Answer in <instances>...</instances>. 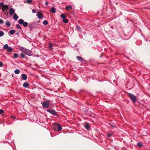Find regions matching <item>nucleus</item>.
Wrapping results in <instances>:
<instances>
[{
	"instance_id": "f257e3e1",
	"label": "nucleus",
	"mask_w": 150,
	"mask_h": 150,
	"mask_svg": "<svg viewBox=\"0 0 150 150\" xmlns=\"http://www.w3.org/2000/svg\"><path fill=\"white\" fill-rule=\"evenodd\" d=\"M21 51L24 54H26L28 56L32 55V52L28 49L23 47L21 49Z\"/></svg>"
},
{
	"instance_id": "f03ea898",
	"label": "nucleus",
	"mask_w": 150,
	"mask_h": 150,
	"mask_svg": "<svg viewBox=\"0 0 150 150\" xmlns=\"http://www.w3.org/2000/svg\"><path fill=\"white\" fill-rule=\"evenodd\" d=\"M51 102V101L50 100H47L45 102L41 103L42 104V106L43 108H48L49 107Z\"/></svg>"
},
{
	"instance_id": "7ed1b4c3",
	"label": "nucleus",
	"mask_w": 150,
	"mask_h": 150,
	"mask_svg": "<svg viewBox=\"0 0 150 150\" xmlns=\"http://www.w3.org/2000/svg\"><path fill=\"white\" fill-rule=\"evenodd\" d=\"M128 95L133 102H136L137 101V99L136 97L133 94L131 93H128Z\"/></svg>"
},
{
	"instance_id": "20e7f679",
	"label": "nucleus",
	"mask_w": 150,
	"mask_h": 150,
	"mask_svg": "<svg viewBox=\"0 0 150 150\" xmlns=\"http://www.w3.org/2000/svg\"><path fill=\"white\" fill-rule=\"evenodd\" d=\"M3 48L4 50H6L8 52H11L13 51V49L12 47H8V44H5L3 46Z\"/></svg>"
},
{
	"instance_id": "39448f33",
	"label": "nucleus",
	"mask_w": 150,
	"mask_h": 150,
	"mask_svg": "<svg viewBox=\"0 0 150 150\" xmlns=\"http://www.w3.org/2000/svg\"><path fill=\"white\" fill-rule=\"evenodd\" d=\"M18 22L20 24L23 25L25 27H27L28 25V23L27 22H24V21L22 19H20L18 20Z\"/></svg>"
},
{
	"instance_id": "423d86ee",
	"label": "nucleus",
	"mask_w": 150,
	"mask_h": 150,
	"mask_svg": "<svg viewBox=\"0 0 150 150\" xmlns=\"http://www.w3.org/2000/svg\"><path fill=\"white\" fill-rule=\"evenodd\" d=\"M46 111L53 115H57V112L54 110L47 109Z\"/></svg>"
},
{
	"instance_id": "0eeeda50",
	"label": "nucleus",
	"mask_w": 150,
	"mask_h": 150,
	"mask_svg": "<svg viewBox=\"0 0 150 150\" xmlns=\"http://www.w3.org/2000/svg\"><path fill=\"white\" fill-rule=\"evenodd\" d=\"M76 59L79 61H81L83 63L86 62V60L83 59L80 56H77L76 57Z\"/></svg>"
},
{
	"instance_id": "6e6552de",
	"label": "nucleus",
	"mask_w": 150,
	"mask_h": 150,
	"mask_svg": "<svg viewBox=\"0 0 150 150\" xmlns=\"http://www.w3.org/2000/svg\"><path fill=\"white\" fill-rule=\"evenodd\" d=\"M15 10L13 8H11L9 10V13L10 15H12L15 13Z\"/></svg>"
},
{
	"instance_id": "1a4fd4ad",
	"label": "nucleus",
	"mask_w": 150,
	"mask_h": 150,
	"mask_svg": "<svg viewBox=\"0 0 150 150\" xmlns=\"http://www.w3.org/2000/svg\"><path fill=\"white\" fill-rule=\"evenodd\" d=\"M21 77L22 80H25L27 79V76L25 74H21Z\"/></svg>"
},
{
	"instance_id": "9d476101",
	"label": "nucleus",
	"mask_w": 150,
	"mask_h": 150,
	"mask_svg": "<svg viewBox=\"0 0 150 150\" xmlns=\"http://www.w3.org/2000/svg\"><path fill=\"white\" fill-rule=\"evenodd\" d=\"M8 5H5V6L3 7V8H2V10L3 11H4L5 10H6L8 8Z\"/></svg>"
},
{
	"instance_id": "9b49d317",
	"label": "nucleus",
	"mask_w": 150,
	"mask_h": 150,
	"mask_svg": "<svg viewBox=\"0 0 150 150\" xmlns=\"http://www.w3.org/2000/svg\"><path fill=\"white\" fill-rule=\"evenodd\" d=\"M44 17L42 16V13L40 12H38V18L40 19H42Z\"/></svg>"
},
{
	"instance_id": "f8f14e48",
	"label": "nucleus",
	"mask_w": 150,
	"mask_h": 150,
	"mask_svg": "<svg viewBox=\"0 0 150 150\" xmlns=\"http://www.w3.org/2000/svg\"><path fill=\"white\" fill-rule=\"evenodd\" d=\"M84 126L85 128L87 130H88L90 127V125L88 123H87L85 124Z\"/></svg>"
},
{
	"instance_id": "ddd939ff",
	"label": "nucleus",
	"mask_w": 150,
	"mask_h": 150,
	"mask_svg": "<svg viewBox=\"0 0 150 150\" xmlns=\"http://www.w3.org/2000/svg\"><path fill=\"white\" fill-rule=\"evenodd\" d=\"M57 130L58 131H61L62 129V127L59 124L57 125Z\"/></svg>"
},
{
	"instance_id": "4468645a",
	"label": "nucleus",
	"mask_w": 150,
	"mask_h": 150,
	"mask_svg": "<svg viewBox=\"0 0 150 150\" xmlns=\"http://www.w3.org/2000/svg\"><path fill=\"white\" fill-rule=\"evenodd\" d=\"M29 85L28 83L25 82L23 84V86L25 88H27L28 87Z\"/></svg>"
},
{
	"instance_id": "2eb2a0df",
	"label": "nucleus",
	"mask_w": 150,
	"mask_h": 150,
	"mask_svg": "<svg viewBox=\"0 0 150 150\" xmlns=\"http://www.w3.org/2000/svg\"><path fill=\"white\" fill-rule=\"evenodd\" d=\"M18 18V16L16 13H14L13 16V18L15 20H17Z\"/></svg>"
},
{
	"instance_id": "dca6fc26",
	"label": "nucleus",
	"mask_w": 150,
	"mask_h": 150,
	"mask_svg": "<svg viewBox=\"0 0 150 150\" xmlns=\"http://www.w3.org/2000/svg\"><path fill=\"white\" fill-rule=\"evenodd\" d=\"M72 8V7L71 5H68L66 6L65 9L68 10L69 9H71Z\"/></svg>"
},
{
	"instance_id": "f3484780",
	"label": "nucleus",
	"mask_w": 150,
	"mask_h": 150,
	"mask_svg": "<svg viewBox=\"0 0 150 150\" xmlns=\"http://www.w3.org/2000/svg\"><path fill=\"white\" fill-rule=\"evenodd\" d=\"M51 11L52 13H55L56 12L55 8L54 7H52L51 9Z\"/></svg>"
},
{
	"instance_id": "a211bd4d",
	"label": "nucleus",
	"mask_w": 150,
	"mask_h": 150,
	"mask_svg": "<svg viewBox=\"0 0 150 150\" xmlns=\"http://www.w3.org/2000/svg\"><path fill=\"white\" fill-rule=\"evenodd\" d=\"M15 33V30H11L10 31V33L11 35H13L14 33Z\"/></svg>"
},
{
	"instance_id": "6ab92c4d",
	"label": "nucleus",
	"mask_w": 150,
	"mask_h": 150,
	"mask_svg": "<svg viewBox=\"0 0 150 150\" xmlns=\"http://www.w3.org/2000/svg\"><path fill=\"white\" fill-rule=\"evenodd\" d=\"M62 21L63 23H67L68 22V19L64 18L63 19Z\"/></svg>"
},
{
	"instance_id": "aec40b11",
	"label": "nucleus",
	"mask_w": 150,
	"mask_h": 150,
	"mask_svg": "<svg viewBox=\"0 0 150 150\" xmlns=\"http://www.w3.org/2000/svg\"><path fill=\"white\" fill-rule=\"evenodd\" d=\"M20 71L18 69H16L14 71V72L16 74H18L20 73Z\"/></svg>"
},
{
	"instance_id": "412c9836",
	"label": "nucleus",
	"mask_w": 150,
	"mask_h": 150,
	"mask_svg": "<svg viewBox=\"0 0 150 150\" xmlns=\"http://www.w3.org/2000/svg\"><path fill=\"white\" fill-rule=\"evenodd\" d=\"M6 25L7 27H9L11 25L9 21H6Z\"/></svg>"
},
{
	"instance_id": "4be33fe9",
	"label": "nucleus",
	"mask_w": 150,
	"mask_h": 150,
	"mask_svg": "<svg viewBox=\"0 0 150 150\" xmlns=\"http://www.w3.org/2000/svg\"><path fill=\"white\" fill-rule=\"evenodd\" d=\"M66 16L64 14L62 13L61 15V17L62 18L64 19L66 17Z\"/></svg>"
},
{
	"instance_id": "5701e85b",
	"label": "nucleus",
	"mask_w": 150,
	"mask_h": 150,
	"mask_svg": "<svg viewBox=\"0 0 150 150\" xmlns=\"http://www.w3.org/2000/svg\"><path fill=\"white\" fill-rule=\"evenodd\" d=\"M18 57V55L17 53H14L13 54V58L14 59L17 58Z\"/></svg>"
},
{
	"instance_id": "b1692460",
	"label": "nucleus",
	"mask_w": 150,
	"mask_h": 150,
	"mask_svg": "<svg viewBox=\"0 0 150 150\" xmlns=\"http://www.w3.org/2000/svg\"><path fill=\"white\" fill-rule=\"evenodd\" d=\"M43 23L44 25H46L48 24V22L47 20H45L43 21Z\"/></svg>"
},
{
	"instance_id": "393cba45",
	"label": "nucleus",
	"mask_w": 150,
	"mask_h": 150,
	"mask_svg": "<svg viewBox=\"0 0 150 150\" xmlns=\"http://www.w3.org/2000/svg\"><path fill=\"white\" fill-rule=\"evenodd\" d=\"M38 120L36 117H34L33 119V121L34 122H36Z\"/></svg>"
},
{
	"instance_id": "a878e982",
	"label": "nucleus",
	"mask_w": 150,
	"mask_h": 150,
	"mask_svg": "<svg viewBox=\"0 0 150 150\" xmlns=\"http://www.w3.org/2000/svg\"><path fill=\"white\" fill-rule=\"evenodd\" d=\"M137 145L140 147H142L143 145L141 142H139L137 143Z\"/></svg>"
},
{
	"instance_id": "bb28decb",
	"label": "nucleus",
	"mask_w": 150,
	"mask_h": 150,
	"mask_svg": "<svg viewBox=\"0 0 150 150\" xmlns=\"http://www.w3.org/2000/svg\"><path fill=\"white\" fill-rule=\"evenodd\" d=\"M76 28L77 30H80L81 29L80 27L78 25H76Z\"/></svg>"
},
{
	"instance_id": "cd10ccee",
	"label": "nucleus",
	"mask_w": 150,
	"mask_h": 150,
	"mask_svg": "<svg viewBox=\"0 0 150 150\" xmlns=\"http://www.w3.org/2000/svg\"><path fill=\"white\" fill-rule=\"evenodd\" d=\"M16 26L18 29H20L21 28V26L18 24H16Z\"/></svg>"
},
{
	"instance_id": "c85d7f7f",
	"label": "nucleus",
	"mask_w": 150,
	"mask_h": 150,
	"mask_svg": "<svg viewBox=\"0 0 150 150\" xmlns=\"http://www.w3.org/2000/svg\"><path fill=\"white\" fill-rule=\"evenodd\" d=\"M20 55L21 57V58H24L25 57L24 54L23 53L20 54Z\"/></svg>"
},
{
	"instance_id": "c756f323",
	"label": "nucleus",
	"mask_w": 150,
	"mask_h": 150,
	"mask_svg": "<svg viewBox=\"0 0 150 150\" xmlns=\"http://www.w3.org/2000/svg\"><path fill=\"white\" fill-rule=\"evenodd\" d=\"M4 33L2 31L0 32V37H2L4 35Z\"/></svg>"
},
{
	"instance_id": "7c9ffc66",
	"label": "nucleus",
	"mask_w": 150,
	"mask_h": 150,
	"mask_svg": "<svg viewBox=\"0 0 150 150\" xmlns=\"http://www.w3.org/2000/svg\"><path fill=\"white\" fill-rule=\"evenodd\" d=\"M5 5H4V3L3 2L0 3V6L2 7H4Z\"/></svg>"
},
{
	"instance_id": "2f4dec72",
	"label": "nucleus",
	"mask_w": 150,
	"mask_h": 150,
	"mask_svg": "<svg viewBox=\"0 0 150 150\" xmlns=\"http://www.w3.org/2000/svg\"><path fill=\"white\" fill-rule=\"evenodd\" d=\"M4 112V110L2 109H0V114H3Z\"/></svg>"
},
{
	"instance_id": "473e14b6",
	"label": "nucleus",
	"mask_w": 150,
	"mask_h": 150,
	"mask_svg": "<svg viewBox=\"0 0 150 150\" xmlns=\"http://www.w3.org/2000/svg\"><path fill=\"white\" fill-rule=\"evenodd\" d=\"M32 0H26V2L28 4L32 2Z\"/></svg>"
},
{
	"instance_id": "72a5a7b5",
	"label": "nucleus",
	"mask_w": 150,
	"mask_h": 150,
	"mask_svg": "<svg viewBox=\"0 0 150 150\" xmlns=\"http://www.w3.org/2000/svg\"><path fill=\"white\" fill-rule=\"evenodd\" d=\"M4 23L3 20L2 19H0V24H2Z\"/></svg>"
},
{
	"instance_id": "f704fd0d",
	"label": "nucleus",
	"mask_w": 150,
	"mask_h": 150,
	"mask_svg": "<svg viewBox=\"0 0 150 150\" xmlns=\"http://www.w3.org/2000/svg\"><path fill=\"white\" fill-rule=\"evenodd\" d=\"M52 44L51 43H50L49 45V47L50 48L52 47Z\"/></svg>"
},
{
	"instance_id": "c9c22d12",
	"label": "nucleus",
	"mask_w": 150,
	"mask_h": 150,
	"mask_svg": "<svg viewBox=\"0 0 150 150\" xmlns=\"http://www.w3.org/2000/svg\"><path fill=\"white\" fill-rule=\"evenodd\" d=\"M3 64L2 62H0V67H2L3 66Z\"/></svg>"
},
{
	"instance_id": "e433bc0d",
	"label": "nucleus",
	"mask_w": 150,
	"mask_h": 150,
	"mask_svg": "<svg viewBox=\"0 0 150 150\" xmlns=\"http://www.w3.org/2000/svg\"><path fill=\"white\" fill-rule=\"evenodd\" d=\"M32 12L33 13H35L36 12V11L35 9H33Z\"/></svg>"
},
{
	"instance_id": "4c0bfd02",
	"label": "nucleus",
	"mask_w": 150,
	"mask_h": 150,
	"mask_svg": "<svg viewBox=\"0 0 150 150\" xmlns=\"http://www.w3.org/2000/svg\"><path fill=\"white\" fill-rule=\"evenodd\" d=\"M111 133L109 134H107V136L108 137H110V136H111Z\"/></svg>"
},
{
	"instance_id": "58836bf2",
	"label": "nucleus",
	"mask_w": 150,
	"mask_h": 150,
	"mask_svg": "<svg viewBox=\"0 0 150 150\" xmlns=\"http://www.w3.org/2000/svg\"><path fill=\"white\" fill-rule=\"evenodd\" d=\"M4 14L5 15H7L8 14V13H6V12H5L4 13Z\"/></svg>"
},
{
	"instance_id": "ea45409f",
	"label": "nucleus",
	"mask_w": 150,
	"mask_h": 150,
	"mask_svg": "<svg viewBox=\"0 0 150 150\" xmlns=\"http://www.w3.org/2000/svg\"><path fill=\"white\" fill-rule=\"evenodd\" d=\"M48 2L47 1H46L45 2V4L46 5H48Z\"/></svg>"
},
{
	"instance_id": "a19ab883",
	"label": "nucleus",
	"mask_w": 150,
	"mask_h": 150,
	"mask_svg": "<svg viewBox=\"0 0 150 150\" xmlns=\"http://www.w3.org/2000/svg\"><path fill=\"white\" fill-rule=\"evenodd\" d=\"M12 118L13 119H14L15 118V117L14 116H12Z\"/></svg>"
},
{
	"instance_id": "79ce46f5",
	"label": "nucleus",
	"mask_w": 150,
	"mask_h": 150,
	"mask_svg": "<svg viewBox=\"0 0 150 150\" xmlns=\"http://www.w3.org/2000/svg\"><path fill=\"white\" fill-rule=\"evenodd\" d=\"M111 125V126H113V125Z\"/></svg>"
},
{
	"instance_id": "37998d69",
	"label": "nucleus",
	"mask_w": 150,
	"mask_h": 150,
	"mask_svg": "<svg viewBox=\"0 0 150 150\" xmlns=\"http://www.w3.org/2000/svg\"><path fill=\"white\" fill-rule=\"evenodd\" d=\"M39 88L40 89H41V88Z\"/></svg>"
}]
</instances>
